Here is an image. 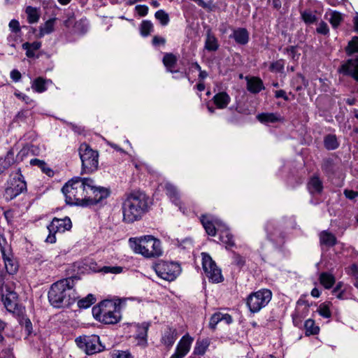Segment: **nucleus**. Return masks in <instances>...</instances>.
Wrapping results in <instances>:
<instances>
[{
  "mask_svg": "<svg viewBox=\"0 0 358 358\" xmlns=\"http://www.w3.org/2000/svg\"><path fill=\"white\" fill-rule=\"evenodd\" d=\"M55 19H50L48 20L43 25V27H41L40 34L41 35L49 34L54 31Z\"/></svg>",
  "mask_w": 358,
  "mask_h": 358,
  "instance_id": "obj_43",
  "label": "nucleus"
},
{
  "mask_svg": "<svg viewBox=\"0 0 358 358\" xmlns=\"http://www.w3.org/2000/svg\"><path fill=\"white\" fill-rule=\"evenodd\" d=\"M91 187L92 179L90 178H72L62 189L66 203L71 206H87L88 192Z\"/></svg>",
  "mask_w": 358,
  "mask_h": 358,
  "instance_id": "obj_2",
  "label": "nucleus"
},
{
  "mask_svg": "<svg viewBox=\"0 0 358 358\" xmlns=\"http://www.w3.org/2000/svg\"><path fill=\"white\" fill-rule=\"evenodd\" d=\"M339 142L335 134H327L324 138V148L328 150H334L339 147Z\"/></svg>",
  "mask_w": 358,
  "mask_h": 358,
  "instance_id": "obj_31",
  "label": "nucleus"
},
{
  "mask_svg": "<svg viewBox=\"0 0 358 358\" xmlns=\"http://www.w3.org/2000/svg\"><path fill=\"white\" fill-rule=\"evenodd\" d=\"M76 343L78 348L88 355L96 354L105 350L97 335L79 336L76 338Z\"/></svg>",
  "mask_w": 358,
  "mask_h": 358,
  "instance_id": "obj_9",
  "label": "nucleus"
},
{
  "mask_svg": "<svg viewBox=\"0 0 358 358\" xmlns=\"http://www.w3.org/2000/svg\"><path fill=\"white\" fill-rule=\"evenodd\" d=\"M153 30V24L149 20H143L140 27L141 34L143 36H148Z\"/></svg>",
  "mask_w": 358,
  "mask_h": 358,
  "instance_id": "obj_40",
  "label": "nucleus"
},
{
  "mask_svg": "<svg viewBox=\"0 0 358 358\" xmlns=\"http://www.w3.org/2000/svg\"><path fill=\"white\" fill-rule=\"evenodd\" d=\"M245 80L247 82V90L250 93L258 94L264 89L262 80L256 76H246Z\"/></svg>",
  "mask_w": 358,
  "mask_h": 358,
  "instance_id": "obj_17",
  "label": "nucleus"
},
{
  "mask_svg": "<svg viewBox=\"0 0 358 358\" xmlns=\"http://www.w3.org/2000/svg\"><path fill=\"white\" fill-rule=\"evenodd\" d=\"M334 162L331 158H327L323 159L322 163V169L326 173L331 172L333 170Z\"/></svg>",
  "mask_w": 358,
  "mask_h": 358,
  "instance_id": "obj_51",
  "label": "nucleus"
},
{
  "mask_svg": "<svg viewBox=\"0 0 358 358\" xmlns=\"http://www.w3.org/2000/svg\"><path fill=\"white\" fill-rule=\"evenodd\" d=\"M343 21V17L341 13L332 11L330 13L329 22L334 28H337Z\"/></svg>",
  "mask_w": 358,
  "mask_h": 358,
  "instance_id": "obj_41",
  "label": "nucleus"
},
{
  "mask_svg": "<svg viewBox=\"0 0 358 358\" xmlns=\"http://www.w3.org/2000/svg\"><path fill=\"white\" fill-rule=\"evenodd\" d=\"M320 243L321 245H324L327 247H333L336 244L337 239L332 233L322 231L320 234Z\"/></svg>",
  "mask_w": 358,
  "mask_h": 358,
  "instance_id": "obj_25",
  "label": "nucleus"
},
{
  "mask_svg": "<svg viewBox=\"0 0 358 358\" xmlns=\"http://www.w3.org/2000/svg\"><path fill=\"white\" fill-rule=\"evenodd\" d=\"M10 78L13 81L17 82L21 78V73L19 71L14 69L10 72Z\"/></svg>",
  "mask_w": 358,
  "mask_h": 358,
  "instance_id": "obj_61",
  "label": "nucleus"
},
{
  "mask_svg": "<svg viewBox=\"0 0 358 358\" xmlns=\"http://www.w3.org/2000/svg\"><path fill=\"white\" fill-rule=\"evenodd\" d=\"M320 284L327 289H331L336 282V278L331 273L322 272L320 274Z\"/></svg>",
  "mask_w": 358,
  "mask_h": 358,
  "instance_id": "obj_27",
  "label": "nucleus"
},
{
  "mask_svg": "<svg viewBox=\"0 0 358 358\" xmlns=\"http://www.w3.org/2000/svg\"><path fill=\"white\" fill-rule=\"evenodd\" d=\"M345 51L348 56L354 53H358V36L352 37L345 48Z\"/></svg>",
  "mask_w": 358,
  "mask_h": 358,
  "instance_id": "obj_36",
  "label": "nucleus"
},
{
  "mask_svg": "<svg viewBox=\"0 0 358 358\" xmlns=\"http://www.w3.org/2000/svg\"><path fill=\"white\" fill-rule=\"evenodd\" d=\"M123 268L121 266H105L100 269V271L104 273H114L117 274L120 273L122 271Z\"/></svg>",
  "mask_w": 358,
  "mask_h": 358,
  "instance_id": "obj_50",
  "label": "nucleus"
},
{
  "mask_svg": "<svg viewBox=\"0 0 358 358\" xmlns=\"http://www.w3.org/2000/svg\"><path fill=\"white\" fill-rule=\"evenodd\" d=\"M234 262L238 266L242 267L244 266L245 261L244 258L243 257H241L240 255L234 254Z\"/></svg>",
  "mask_w": 358,
  "mask_h": 358,
  "instance_id": "obj_59",
  "label": "nucleus"
},
{
  "mask_svg": "<svg viewBox=\"0 0 358 358\" xmlns=\"http://www.w3.org/2000/svg\"><path fill=\"white\" fill-rule=\"evenodd\" d=\"M221 317H222V313L218 312L214 313L210 320L209 327L212 329H215L216 328V325L218 322H221Z\"/></svg>",
  "mask_w": 358,
  "mask_h": 358,
  "instance_id": "obj_52",
  "label": "nucleus"
},
{
  "mask_svg": "<svg viewBox=\"0 0 358 358\" xmlns=\"http://www.w3.org/2000/svg\"><path fill=\"white\" fill-rule=\"evenodd\" d=\"M31 115L29 110H22L16 115L15 120L17 122H24Z\"/></svg>",
  "mask_w": 358,
  "mask_h": 358,
  "instance_id": "obj_55",
  "label": "nucleus"
},
{
  "mask_svg": "<svg viewBox=\"0 0 358 358\" xmlns=\"http://www.w3.org/2000/svg\"><path fill=\"white\" fill-rule=\"evenodd\" d=\"M41 47V42L34 41L33 43L26 42L22 45L23 50H26V56L32 58L35 56V51L39 50Z\"/></svg>",
  "mask_w": 358,
  "mask_h": 358,
  "instance_id": "obj_29",
  "label": "nucleus"
},
{
  "mask_svg": "<svg viewBox=\"0 0 358 358\" xmlns=\"http://www.w3.org/2000/svg\"><path fill=\"white\" fill-rule=\"evenodd\" d=\"M201 222L204 227L206 233L211 236L216 235V228L213 221L209 218L208 215H202L201 216Z\"/></svg>",
  "mask_w": 358,
  "mask_h": 358,
  "instance_id": "obj_28",
  "label": "nucleus"
},
{
  "mask_svg": "<svg viewBox=\"0 0 358 358\" xmlns=\"http://www.w3.org/2000/svg\"><path fill=\"white\" fill-rule=\"evenodd\" d=\"M152 43L154 46L164 45L166 43V39L163 37L155 36L152 38Z\"/></svg>",
  "mask_w": 358,
  "mask_h": 358,
  "instance_id": "obj_60",
  "label": "nucleus"
},
{
  "mask_svg": "<svg viewBox=\"0 0 358 358\" xmlns=\"http://www.w3.org/2000/svg\"><path fill=\"white\" fill-rule=\"evenodd\" d=\"M95 301L96 299L92 294H88L86 297L78 301V306L80 308H87L92 305Z\"/></svg>",
  "mask_w": 358,
  "mask_h": 358,
  "instance_id": "obj_42",
  "label": "nucleus"
},
{
  "mask_svg": "<svg viewBox=\"0 0 358 358\" xmlns=\"http://www.w3.org/2000/svg\"><path fill=\"white\" fill-rule=\"evenodd\" d=\"M136 10L141 16H145L148 13V7L145 5H138L136 6Z\"/></svg>",
  "mask_w": 358,
  "mask_h": 358,
  "instance_id": "obj_57",
  "label": "nucleus"
},
{
  "mask_svg": "<svg viewBox=\"0 0 358 358\" xmlns=\"http://www.w3.org/2000/svg\"><path fill=\"white\" fill-rule=\"evenodd\" d=\"M344 194L345 196L350 199H353L358 196V192L353 190H345Z\"/></svg>",
  "mask_w": 358,
  "mask_h": 358,
  "instance_id": "obj_63",
  "label": "nucleus"
},
{
  "mask_svg": "<svg viewBox=\"0 0 358 358\" xmlns=\"http://www.w3.org/2000/svg\"><path fill=\"white\" fill-rule=\"evenodd\" d=\"M220 239L222 242H223L224 243L227 244L230 247L234 245L233 236L228 231L222 232V234L220 236Z\"/></svg>",
  "mask_w": 358,
  "mask_h": 358,
  "instance_id": "obj_47",
  "label": "nucleus"
},
{
  "mask_svg": "<svg viewBox=\"0 0 358 358\" xmlns=\"http://www.w3.org/2000/svg\"><path fill=\"white\" fill-rule=\"evenodd\" d=\"M202 266L204 273L207 278L213 282H220L223 280L221 270L219 268L211 257L206 253L202 252Z\"/></svg>",
  "mask_w": 358,
  "mask_h": 358,
  "instance_id": "obj_12",
  "label": "nucleus"
},
{
  "mask_svg": "<svg viewBox=\"0 0 358 358\" xmlns=\"http://www.w3.org/2000/svg\"><path fill=\"white\" fill-rule=\"evenodd\" d=\"M30 164L32 166H37L42 170L43 173H45L49 176L53 175L52 170L48 167L46 163L43 160H40L38 159H32L30 161Z\"/></svg>",
  "mask_w": 358,
  "mask_h": 358,
  "instance_id": "obj_35",
  "label": "nucleus"
},
{
  "mask_svg": "<svg viewBox=\"0 0 358 358\" xmlns=\"http://www.w3.org/2000/svg\"><path fill=\"white\" fill-rule=\"evenodd\" d=\"M268 1L272 3V6L274 9L278 10L281 8V6H282L281 0H268Z\"/></svg>",
  "mask_w": 358,
  "mask_h": 358,
  "instance_id": "obj_64",
  "label": "nucleus"
},
{
  "mask_svg": "<svg viewBox=\"0 0 358 358\" xmlns=\"http://www.w3.org/2000/svg\"><path fill=\"white\" fill-rule=\"evenodd\" d=\"M329 303H322L320 305L317 309L319 314L325 318H329L331 315L329 308Z\"/></svg>",
  "mask_w": 358,
  "mask_h": 358,
  "instance_id": "obj_48",
  "label": "nucleus"
},
{
  "mask_svg": "<svg viewBox=\"0 0 358 358\" xmlns=\"http://www.w3.org/2000/svg\"><path fill=\"white\" fill-rule=\"evenodd\" d=\"M79 155L82 162V170L85 173L95 171L99 165V154L88 145L83 143L79 148Z\"/></svg>",
  "mask_w": 358,
  "mask_h": 358,
  "instance_id": "obj_6",
  "label": "nucleus"
},
{
  "mask_svg": "<svg viewBox=\"0 0 358 358\" xmlns=\"http://www.w3.org/2000/svg\"><path fill=\"white\" fill-rule=\"evenodd\" d=\"M176 339V329L171 327H167V329L164 331L162 335V343L168 348H171L173 345Z\"/></svg>",
  "mask_w": 358,
  "mask_h": 358,
  "instance_id": "obj_21",
  "label": "nucleus"
},
{
  "mask_svg": "<svg viewBox=\"0 0 358 358\" xmlns=\"http://www.w3.org/2000/svg\"><path fill=\"white\" fill-rule=\"evenodd\" d=\"M272 298V292L268 289H262L257 292L251 293L246 300V304L251 313H258L270 302Z\"/></svg>",
  "mask_w": 358,
  "mask_h": 358,
  "instance_id": "obj_7",
  "label": "nucleus"
},
{
  "mask_svg": "<svg viewBox=\"0 0 358 358\" xmlns=\"http://www.w3.org/2000/svg\"><path fill=\"white\" fill-rule=\"evenodd\" d=\"M265 231L267 234V238L273 242H278V238L281 237V231L273 222H268L265 226Z\"/></svg>",
  "mask_w": 358,
  "mask_h": 358,
  "instance_id": "obj_19",
  "label": "nucleus"
},
{
  "mask_svg": "<svg viewBox=\"0 0 358 358\" xmlns=\"http://www.w3.org/2000/svg\"><path fill=\"white\" fill-rule=\"evenodd\" d=\"M284 52H287L294 61H298L301 55L298 52V47L296 45H291L286 48Z\"/></svg>",
  "mask_w": 358,
  "mask_h": 358,
  "instance_id": "obj_46",
  "label": "nucleus"
},
{
  "mask_svg": "<svg viewBox=\"0 0 358 358\" xmlns=\"http://www.w3.org/2000/svg\"><path fill=\"white\" fill-rule=\"evenodd\" d=\"M219 48L217 40L215 36L208 31L205 41V49L208 51H216Z\"/></svg>",
  "mask_w": 358,
  "mask_h": 358,
  "instance_id": "obj_32",
  "label": "nucleus"
},
{
  "mask_svg": "<svg viewBox=\"0 0 358 358\" xmlns=\"http://www.w3.org/2000/svg\"><path fill=\"white\" fill-rule=\"evenodd\" d=\"M239 45H245L249 41V33L245 28H238L234 29L230 36Z\"/></svg>",
  "mask_w": 358,
  "mask_h": 358,
  "instance_id": "obj_20",
  "label": "nucleus"
},
{
  "mask_svg": "<svg viewBox=\"0 0 358 358\" xmlns=\"http://www.w3.org/2000/svg\"><path fill=\"white\" fill-rule=\"evenodd\" d=\"M275 96L276 98H278H278H282L285 101H288L289 100V98L286 95L285 92L284 90H277L275 92Z\"/></svg>",
  "mask_w": 358,
  "mask_h": 358,
  "instance_id": "obj_62",
  "label": "nucleus"
},
{
  "mask_svg": "<svg viewBox=\"0 0 358 358\" xmlns=\"http://www.w3.org/2000/svg\"><path fill=\"white\" fill-rule=\"evenodd\" d=\"M109 195V189L95 185L94 181L92 179V187L89 189L87 206L96 204Z\"/></svg>",
  "mask_w": 358,
  "mask_h": 358,
  "instance_id": "obj_14",
  "label": "nucleus"
},
{
  "mask_svg": "<svg viewBox=\"0 0 358 358\" xmlns=\"http://www.w3.org/2000/svg\"><path fill=\"white\" fill-rule=\"evenodd\" d=\"M19 316V322L20 325L24 328L27 336H29L32 333V324L30 320L24 315V312Z\"/></svg>",
  "mask_w": 358,
  "mask_h": 358,
  "instance_id": "obj_34",
  "label": "nucleus"
},
{
  "mask_svg": "<svg viewBox=\"0 0 358 358\" xmlns=\"http://www.w3.org/2000/svg\"><path fill=\"white\" fill-rule=\"evenodd\" d=\"M2 301L6 310L20 315L24 312V308L19 304L17 294L6 286V292L2 294Z\"/></svg>",
  "mask_w": 358,
  "mask_h": 358,
  "instance_id": "obj_13",
  "label": "nucleus"
},
{
  "mask_svg": "<svg viewBox=\"0 0 358 358\" xmlns=\"http://www.w3.org/2000/svg\"><path fill=\"white\" fill-rule=\"evenodd\" d=\"M3 259L5 264V268L6 269V271L9 274H14L18 270V264L17 261L13 259V257H10L8 256L4 250H1Z\"/></svg>",
  "mask_w": 358,
  "mask_h": 358,
  "instance_id": "obj_22",
  "label": "nucleus"
},
{
  "mask_svg": "<svg viewBox=\"0 0 358 358\" xmlns=\"http://www.w3.org/2000/svg\"><path fill=\"white\" fill-rule=\"evenodd\" d=\"M257 119L262 123H274L280 120V116L273 113H262L257 115Z\"/></svg>",
  "mask_w": 358,
  "mask_h": 358,
  "instance_id": "obj_33",
  "label": "nucleus"
},
{
  "mask_svg": "<svg viewBox=\"0 0 358 358\" xmlns=\"http://www.w3.org/2000/svg\"><path fill=\"white\" fill-rule=\"evenodd\" d=\"M155 17L159 21L162 26H166L169 22V15L164 10H157L155 14Z\"/></svg>",
  "mask_w": 358,
  "mask_h": 358,
  "instance_id": "obj_44",
  "label": "nucleus"
},
{
  "mask_svg": "<svg viewBox=\"0 0 358 358\" xmlns=\"http://www.w3.org/2000/svg\"><path fill=\"white\" fill-rule=\"evenodd\" d=\"M213 99L216 106L221 109L225 108L231 101L230 96L225 92L216 94Z\"/></svg>",
  "mask_w": 358,
  "mask_h": 358,
  "instance_id": "obj_23",
  "label": "nucleus"
},
{
  "mask_svg": "<svg viewBox=\"0 0 358 358\" xmlns=\"http://www.w3.org/2000/svg\"><path fill=\"white\" fill-rule=\"evenodd\" d=\"M27 191V183L20 169L12 176L8 182V187L6 188L3 197L6 201H11L21 193Z\"/></svg>",
  "mask_w": 358,
  "mask_h": 358,
  "instance_id": "obj_8",
  "label": "nucleus"
},
{
  "mask_svg": "<svg viewBox=\"0 0 358 358\" xmlns=\"http://www.w3.org/2000/svg\"><path fill=\"white\" fill-rule=\"evenodd\" d=\"M166 193L176 205L180 203L178 192L177 188L172 184L167 182L164 186Z\"/></svg>",
  "mask_w": 358,
  "mask_h": 358,
  "instance_id": "obj_30",
  "label": "nucleus"
},
{
  "mask_svg": "<svg viewBox=\"0 0 358 358\" xmlns=\"http://www.w3.org/2000/svg\"><path fill=\"white\" fill-rule=\"evenodd\" d=\"M121 303V299H119L118 302L103 300L92 308V315L103 324H115L122 319Z\"/></svg>",
  "mask_w": 358,
  "mask_h": 358,
  "instance_id": "obj_4",
  "label": "nucleus"
},
{
  "mask_svg": "<svg viewBox=\"0 0 358 358\" xmlns=\"http://www.w3.org/2000/svg\"><path fill=\"white\" fill-rule=\"evenodd\" d=\"M317 32L318 34H322V35H327L329 33V27L326 22L322 21L318 27L316 29Z\"/></svg>",
  "mask_w": 358,
  "mask_h": 358,
  "instance_id": "obj_56",
  "label": "nucleus"
},
{
  "mask_svg": "<svg viewBox=\"0 0 358 358\" xmlns=\"http://www.w3.org/2000/svg\"><path fill=\"white\" fill-rule=\"evenodd\" d=\"M193 340V338H192L188 334L183 336L179 341L174 354L178 355L181 358H183L189 351Z\"/></svg>",
  "mask_w": 358,
  "mask_h": 358,
  "instance_id": "obj_16",
  "label": "nucleus"
},
{
  "mask_svg": "<svg viewBox=\"0 0 358 358\" xmlns=\"http://www.w3.org/2000/svg\"><path fill=\"white\" fill-rule=\"evenodd\" d=\"M74 280L65 278L53 283L48 292V300L55 308L68 307L76 301Z\"/></svg>",
  "mask_w": 358,
  "mask_h": 358,
  "instance_id": "obj_3",
  "label": "nucleus"
},
{
  "mask_svg": "<svg viewBox=\"0 0 358 358\" xmlns=\"http://www.w3.org/2000/svg\"><path fill=\"white\" fill-rule=\"evenodd\" d=\"M9 27L12 31L17 33L20 31L19 22L16 20H12L9 22Z\"/></svg>",
  "mask_w": 358,
  "mask_h": 358,
  "instance_id": "obj_58",
  "label": "nucleus"
},
{
  "mask_svg": "<svg viewBox=\"0 0 358 358\" xmlns=\"http://www.w3.org/2000/svg\"><path fill=\"white\" fill-rule=\"evenodd\" d=\"M25 12L27 15V20L29 23L33 24L38 21L39 14L36 8H34L32 6H27L26 8Z\"/></svg>",
  "mask_w": 358,
  "mask_h": 358,
  "instance_id": "obj_37",
  "label": "nucleus"
},
{
  "mask_svg": "<svg viewBox=\"0 0 358 358\" xmlns=\"http://www.w3.org/2000/svg\"><path fill=\"white\" fill-rule=\"evenodd\" d=\"M339 72L350 76L358 81V56L355 59H350L343 64L339 69Z\"/></svg>",
  "mask_w": 358,
  "mask_h": 358,
  "instance_id": "obj_15",
  "label": "nucleus"
},
{
  "mask_svg": "<svg viewBox=\"0 0 358 358\" xmlns=\"http://www.w3.org/2000/svg\"><path fill=\"white\" fill-rule=\"evenodd\" d=\"M72 227V223L69 217H65L63 219L55 217L51 223L48 226L49 235L45 239L48 243H55L56 242L55 234L58 232H64L69 230Z\"/></svg>",
  "mask_w": 358,
  "mask_h": 358,
  "instance_id": "obj_11",
  "label": "nucleus"
},
{
  "mask_svg": "<svg viewBox=\"0 0 358 358\" xmlns=\"http://www.w3.org/2000/svg\"><path fill=\"white\" fill-rule=\"evenodd\" d=\"M150 327V323L143 322L141 324H138V334L136 335V339L138 340V344L145 345L147 343L148 331Z\"/></svg>",
  "mask_w": 358,
  "mask_h": 358,
  "instance_id": "obj_26",
  "label": "nucleus"
},
{
  "mask_svg": "<svg viewBox=\"0 0 358 358\" xmlns=\"http://www.w3.org/2000/svg\"><path fill=\"white\" fill-rule=\"evenodd\" d=\"M150 204L149 196L143 192L126 194L122 203L123 222L133 223L140 220L149 211Z\"/></svg>",
  "mask_w": 358,
  "mask_h": 358,
  "instance_id": "obj_1",
  "label": "nucleus"
},
{
  "mask_svg": "<svg viewBox=\"0 0 358 358\" xmlns=\"http://www.w3.org/2000/svg\"><path fill=\"white\" fill-rule=\"evenodd\" d=\"M162 62L169 72L172 73L179 72V71L173 69L177 63V57L173 53H166Z\"/></svg>",
  "mask_w": 358,
  "mask_h": 358,
  "instance_id": "obj_24",
  "label": "nucleus"
},
{
  "mask_svg": "<svg viewBox=\"0 0 358 358\" xmlns=\"http://www.w3.org/2000/svg\"><path fill=\"white\" fill-rule=\"evenodd\" d=\"M155 270L159 277L167 281L174 280L181 272L179 264L165 261L157 263Z\"/></svg>",
  "mask_w": 358,
  "mask_h": 358,
  "instance_id": "obj_10",
  "label": "nucleus"
},
{
  "mask_svg": "<svg viewBox=\"0 0 358 358\" xmlns=\"http://www.w3.org/2000/svg\"><path fill=\"white\" fill-rule=\"evenodd\" d=\"M113 358H134V357L128 350H115Z\"/></svg>",
  "mask_w": 358,
  "mask_h": 358,
  "instance_id": "obj_54",
  "label": "nucleus"
},
{
  "mask_svg": "<svg viewBox=\"0 0 358 358\" xmlns=\"http://www.w3.org/2000/svg\"><path fill=\"white\" fill-rule=\"evenodd\" d=\"M307 188L311 194H320L323 190L322 181L317 176H313L308 182Z\"/></svg>",
  "mask_w": 358,
  "mask_h": 358,
  "instance_id": "obj_18",
  "label": "nucleus"
},
{
  "mask_svg": "<svg viewBox=\"0 0 358 358\" xmlns=\"http://www.w3.org/2000/svg\"><path fill=\"white\" fill-rule=\"evenodd\" d=\"M304 327L306 329V334L315 335L319 332V327L315 326V321L311 319H308L305 322Z\"/></svg>",
  "mask_w": 358,
  "mask_h": 358,
  "instance_id": "obj_39",
  "label": "nucleus"
},
{
  "mask_svg": "<svg viewBox=\"0 0 358 358\" xmlns=\"http://www.w3.org/2000/svg\"><path fill=\"white\" fill-rule=\"evenodd\" d=\"M129 243L136 253L147 258L158 257L162 253L160 241L152 236L130 238Z\"/></svg>",
  "mask_w": 358,
  "mask_h": 358,
  "instance_id": "obj_5",
  "label": "nucleus"
},
{
  "mask_svg": "<svg viewBox=\"0 0 358 358\" xmlns=\"http://www.w3.org/2000/svg\"><path fill=\"white\" fill-rule=\"evenodd\" d=\"M269 69L271 71L281 72L284 69V61L282 59L277 60L271 64Z\"/></svg>",
  "mask_w": 358,
  "mask_h": 358,
  "instance_id": "obj_53",
  "label": "nucleus"
},
{
  "mask_svg": "<svg viewBox=\"0 0 358 358\" xmlns=\"http://www.w3.org/2000/svg\"><path fill=\"white\" fill-rule=\"evenodd\" d=\"M303 20L307 24H313L317 20V17L311 11H303L301 13Z\"/></svg>",
  "mask_w": 358,
  "mask_h": 358,
  "instance_id": "obj_49",
  "label": "nucleus"
},
{
  "mask_svg": "<svg viewBox=\"0 0 358 358\" xmlns=\"http://www.w3.org/2000/svg\"><path fill=\"white\" fill-rule=\"evenodd\" d=\"M208 345L209 342L208 340L197 341L194 349V353L198 355H204Z\"/></svg>",
  "mask_w": 358,
  "mask_h": 358,
  "instance_id": "obj_38",
  "label": "nucleus"
},
{
  "mask_svg": "<svg viewBox=\"0 0 358 358\" xmlns=\"http://www.w3.org/2000/svg\"><path fill=\"white\" fill-rule=\"evenodd\" d=\"M45 83V80L39 77L34 81L32 88L37 92H43L46 90Z\"/></svg>",
  "mask_w": 358,
  "mask_h": 358,
  "instance_id": "obj_45",
  "label": "nucleus"
}]
</instances>
